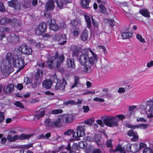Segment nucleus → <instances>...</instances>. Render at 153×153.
I'll return each instance as SVG.
<instances>
[{
	"instance_id": "4d7b16f0",
	"label": "nucleus",
	"mask_w": 153,
	"mask_h": 153,
	"mask_svg": "<svg viewBox=\"0 0 153 153\" xmlns=\"http://www.w3.org/2000/svg\"><path fill=\"white\" fill-rule=\"evenodd\" d=\"M93 100L94 101H97L100 102H104L105 101L103 99L98 98L97 97H96L94 98Z\"/></svg>"
},
{
	"instance_id": "7c9ffc66",
	"label": "nucleus",
	"mask_w": 153,
	"mask_h": 153,
	"mask_svg": "<svg viewBox=\"0 0 153 153\" xmlns=\"http://www.w3.org/2000/svg\"><path fill=\"white\" fill-rule=\"evenodd\" d=\"M85 21L87 23V27L90 29L91 27V22L90 17L88 16L85 15H84Z\"/></svg>"
},
{
	"instance_id": "f8f14e48",
	"label": "nucleus",
	"mask_w": 153,
	"mask_h": 153,
	"mask_svg": "<svg viewBox=\"0 0 153 153\" xmlns=\"http://www.w3.org/2000/svg\"><path fill=\"white\" fill-rule=\"evenodd\" d=\"M11 64L10 65L8 64L7 65H4L1 67V71L3 75L5 76H9L11 72L10 71V70L11 68Z\"/></svg>"
},
{
	"instance_id": "052dcab7",
	"label": "nucleus",
	"mask_w": 153,
	"mask_h": 153,
	"mask_svg": "<svg viewBox=\"0 0 153 153\" xmlns=\"http://www.w3.org/2000/svg\"><path fill=\"white\" fill-rule=\"evenodd\" d=\"M108 22L110 26L112 27H113L115 24V21L113 19H110L108 20Z\"/></svg>"
},
{
	"instance_id": "09e8293b",
	"label": "nucleus",
	"mask_w": 153,
	"mask_h": 153,
	"mask_svg": "<svg viewBox=\"0 0 153 153\" xmlns=\"http://www.w3.org/2000/svg\"><path fill=\"white\" fill-rule=\"evenodd\" d=\"M143 153H153V152L152 149L147 148L144 149Z\"/></svg>"
},
{
	"instance_id": "b1692460",
	"label": "nucleus",
	"mask_w": 153,
	"mask_h": 153,
	"mask_svg": "<svg viewBox=\"0 0 153 153\" xmlns=\"http://www.w3.org/2000/svg\"><path fill=\"white\" fill-rule=\"evenodd\" d=\"M52 85V81L51 79H46L43 81L42 85L45 88L49 89L51 88Z\"/></svg>"
},
{
	"instance_id": "774afa93",
	"label": "nucleus",
	"mask_w": 153,
	"mask_h": 153,
	"mask_svg": "<svg viewBox=\"0 0 153 153\" xmlns=\"http://www.w3.org/2000/svg\"><path fill=\"white\" fill-rule=\"evenodd\" d=\"M92 153H102V152L99 149H96L93 150Z\"/></svg>"
},
{
	"instance_id": "5fc2aeb1",
	"label": "nucleus",
	"mask_w": 153,
	"mask_h": 153,
	"mask_svg": "<svg viewBox=\"0 0 153 153\" xmlns=\"http://www.w3.org/2000/svg\"><path fill=\"white\" fill-rule=\"evenodd\" d=\"M44 15L48 19H51L52 18V15L50 12H49V13H46L45 12L44 13Z\"/></svg>"
},
{
	"instance_id": "7ed1b4c3",
	"label": "nucleus",
	"mask_w": 153,
	"mask_h": 153,
	"mask_svg": "<svg viewBox=\"0 0 153 153\" xmlns=\"http://www.w3.org/2000/svg\"><path fill=\"white\" fill-rule=\"evenodd\" d=\"M53 76L55 78L54 81H56V85L55 86V89L56 90H59L62 91H64L65 90V87L67 84V82L64 78H63L62 80L58 79L56 75L55 74Z\"/></svg>"
},
{
	"instance_id": "5701e85b",
	"label": "nucleus",
	"mask_w": 153,
	"mask_h": 153,
	"mask_svg": "<svg viewBox=\"0 0 153 153\" xmlns=\"http://www.w3.org/2000/svg\"><path fill=\"white\" fill-rule=\"evenodd\" d=\"M14 90V85L11 83L8 84L4 88V92L6 93H10Z\"/></svg>"
},
{
	"instance_id": "de8ad7c7",
	"label": "nucleus",
	"mask_w": 153,
	"mask_h": 153,
	"mask_svg": "<svg viewBox=\"0 0 153 153\" xmlns=\"http://www.w3.org/2000/svg\"><path fill=\"white\" fill-rule=\"evenodd\" d=\"M15 105L17 107L21 108H24V106L23 104L19 101L16 102L15 103Z\"/></svg>"
},
{
	"instance_id": "69168bd1",
	"label": "nucleus",
	"mask_w": 153,
	"mask_h": 153,
	"mask_svg": "<svg viewBox=\"0 0 153 153\" xmlns=\"http://www.w3.org/2000/svg\"><path fill=\"white\" fill-rule=\"evenodd\" d=\"M17 89L19 90H21L23 88V86L22 84H18L17 85Z\"/></svg>"
},
{
	"instance_id": "c85d7f7f",
	"label": "nucleus",
	"mask_w": 153,
	"mask_h": 153,
	"mask_svg": "<svg viewBox=\"0 0 153 153\" xmlns=\"http://www.w3.org/2000/svg\"><path fill=\"white\" fill-rule=\"evenodd\" d=\"M68 68H75V65L74 63V60L73 58L69 59L67 60L66 63Z\"/></svg>"
},
{
	"instance_id": "4c0bfd02",
	"label": "nucleus",
	"mask_w": 153,
	"mask_h": 153,
	"mask_svg": "<svg viewBox=\"0 0 153 153\" xmlns=\"http://www.w3.org/2000/svg\"><path fill=\"white\" fill-rule=\"evenodd\" d=\"M94 118L89 119L85 121V124L88 125H92L94 122Z\"/></svg>"
},
{
	"instance_id": "ea45409f",
	"label": "nucleus",
	"mask_w": 153,
	"mask_h": 153,
	"mask_svg": "<svg viewBox=\"0 0 153 153\" xmlns=\"http://www.w3.org/2000/svg\"><path fill=\"white\" fill-rule=\"evenodd\" d=\"M80 32L79 29L77 27H75L73 29V33L75 36L79 35Z\"/></svg>"
},
{
	"instance_id": "ddd939ff",
	"label": "nucleus",
	"mask_w": 153,
	"mask_h": 153,
	"mask_svg": "<svg viewBox=\"0 0 153 153\" xmlns=\"http://www.w3.org/2000/svg\"><path fill=\"white\" fill-rule=\"evenodd\" d=\"M127 134L130 137L132 136L131 139V141L134 142L138 140L139 135L137 131H134L133 130L131 129L128 131Z\"/></svg>"
},
{
	"instance_id": "393cba45",
	"label": "nucleus",
	"mask_w": 153,
	"mask_h": 153,
	"mask_svg": "<svg viewBox=\"0 0 153 153\" xmlns=\"http://www.w3.org/2000/svg\"><path fill=\"white\" fill-rule=\"evenodd\" d=\"M45 111L44 110L41 111L40 110H37L36 111L34 117L37 120H39L41 118L43 117L45 115Z\"/></svg>"
},
{
	"instance_id": "0eeeda50",
	"label": "nucleus",
	"mask_w": 153,
	"mask_h": 153,
	"mask_svg": "<svg viewBox=\"0 0 153 153\" xmlns=\"http://www.w3.org/2000/svg\"><path fill=\"white\" fill-rule=\"evenodd\" d=\"M24 57L21 56L18 57L16 59H15L13 65L14 67L18 68L19 70H21L23 69L26 64H25Z\"/></svg>"
},
{
	"instance_id": "3c124183",
	"label": "nucleus",
	"mask_w": 153,
	"mask_h": 153,
	"mask_svg": "<svg viewBox=\"0 0 153 153\" xmlns=\"http://www.w3.org/2000/svg\"><path fill=\"white\" fill-rule=\"evenodd\" d=\"M33 143L25 144V145H23L22 146V148L25 149H28L31 147H32L33 146Z\"/></svg>"
},
{
	"instance_id": "1a4fd4ad",
	"label": "nucleus",
	"mask_w": 153,
	"mask_h": 153,
	"mask_svg": "<svg viewBox=\"0 0 153 153\" xmlns=\"http://www.w3.org/2000/svg\"><path fill=\"white\" fill-rule=\"evenodd\" d=\"M18 50L22 53L28 56L31 55L33 51L31 47L26 44L22 45L19 47Z\"/></svg>"
},
{
	"instance_id": "20e7f679",
	"label": "nucleus",
	"mask_w": 153,
	"mask_h": 153,
	"mask_svg": "<svg viewBox=\"0 0 153 153\" xmlns=\"http://www.w3.org/2000/svg\"><path fill=\"white\" fill-rule=\"evenodd\" d=\"M61 121V118L59 117L55 118L54 120H51L50 118H47L45 120L44 123L47 127H59L62 125Z\"/></svg>"
},
{
	"instance_id": "6ab92c4d",
	"label": "nucleus",
	"mask_w": 153,
	"mask_h": 153,
	"mask_svg": "<svg viewBox=\"0 0 153 153\" xmlns=\"http://www.w3.org/2000/svg\"><path fill=\"white\" fill-rule=\"evenodd\" d=\"M56 37L57 36L58 37V41L59 42V44L60 45H63L67 42V36L65 34H62L58 35L57 34L55 35Z\"/></svg>"
},
{
	"instance_id": "72a5a7b5",
	"label": "nucleus",
	"mask_w": 153,
	"mask_h": 153,
	"mask_svg": "<svg viewBox=\"0 0 153 153\" xmlns=\"http://www.w3.org/2000/svg\"><path fill=\"white\" fill-rule=\"evenodd\" d=\"M139 13L141 15L144 17H148L149 16V12L146 9H140L139 10Z\"/></svg>"
},
{
	"instance_id": "c03bdc74",
	"label": "nucleus",
	"mask_w": 153,
	"mask_h": 153,
	"mask_svg": "<svg viewBox=\"0 0 153 153\" xmlns=\"http://www.w3.org/2000/svg\"><path fill=\"white\" fill-rule=\"evenodd\" d=\"M152 102L150 101L149 102V104H147L149 108L148 111L150 113H152L153 114V104H151Z\"/></svg>"
},
{
	"instance_id": "f3484780",
	"label": "nucleus",
	"mask_w": 153,
	"mask_h": 153,
	"mask_svg": "<svg viewBox=\"0 0 153 153\" xmlns=\"http://www.w3.org/2000/svg\"><path fill=\"white\" fill-rule=\"evenodd\" d=\"M6 60L7 61L8 64L11 65L13 64L15 59L14 58V56L13 53L11 52H8L6 54L5 56Z\"/></svg>"
},
{
	"instance_id": "cd10ccee",
	"label": "nucleus",
	"mask_w": 153,
	"mask_h": 153,
	"mask_svg": "<svg viewBox=\"0 0 153 153\" xmlns=\"http://www.w3.org/2000/svg\"><path fill=\"white\" fill-rule=\"evenodd\" d=\"M122 38L124 39H129L132 36V33L128 31L122 32L121 34Z\"/></svg>"
},
{
	"instance_id": "13d9d810",
	"label": "nucleus",
	"mask_w": 153,
	"mask_h": 153,
	"mask_svg": "<svg viewBox=\"0 0 153 153\" xmlns=\"http://www.w3.org/2000/svg\"><path fill=\"white\" fill-rule=\"evenodd\" d=\"M82 109H83V112L85 113L87 112L90 110V108L88 106H83Z\"/></svg>"
},
{
	"instance_id": "0e129e2a",
	"label": "nucleus",
	"mask_w": 153,
	"mask_h": 153,
	"mask_svg": "<svg viewBox=\"0 0 153 153\" xmlns=\"http://www.w3.org/2000/svg\"><path fill=\"white\" fill-rule=\"evenodd\" d=\"M140 128L145 129L147 128L148 126L147 125L145 124H139Z\"/></svg>"
},
{
	"instance_id": "79ce46f5",
	"label": "nucleus",
	"mask_w": 153,
	"mask_h": 153,
	"mask_svg": "<svg viewBox=\"0 0 153 153\" xmlns=\"http://www.w3.org/2000/svg\"><path fill=\"white\" fill-rule=\"evenodd\" d=\"M119 151L121 152H123V149L121 146L119 144L116 147L115 149L113 151L114 152L116 151Z\"/></svg>"
},
{
	"instance_id": "c9c22d12",
	"label": "nucleus",
	"mask_w": 153,
	"mask_h": 153,
	"mask_svg": "<svg viewBox=\"0 0 153 153\" xmlns=\"http://www.w3.org/2000/svg\"><path fill=\"white\" fill-rule=\"evenodd\" d=\"M9 19L7 18H3L0 20V24L1 25H5L9 24Z\"/></svg>"
},
{
	"instance_id": "dca6fc26",
	"label": "nucleus",
	"mask_w": 153,
	"mask_h": 153,
	"mask_svg": "<svg viewBox=\"0 0 153 153\" xmlns=\"http://www.w3.org/2000/svg\"><path fill=\"white\" fill-rule=\"evenodd\" d=\"M71 50L73 52L72 55V57L76 58L78 57L79 53L81 50V48L77 46L73 45L71 47Z\"/></svg>"
},
{
	"instance_id": "f257e3e1",
	"label": "nucleus",
	"mask_w": 153,
	"mask_h": 153,
	"mask_svg": "<svg viewBox=\"0 0 153 153\" xmlns=\"http://www.w3.org/2000/svg\"><path fill=\"white\" fill-rule=\"evenodd\" d=\"M124 115L122 114H118L114 117L110 116L104 118L103 122L102 120L98 119L97 120V123L101 126H104V124L109 127H117L119 126L118 122L120 120L123 121L125 119Z\"/></svg>"
},
{
	"instance_id": "6e6552de",
	"label": "nucleus",
	"mask_w": 153,
	"mask_h": 153,
	"mask_svg": "<svg viewBox=\"0 0 153 153\" xmlns=\"http://www.w3.org/2000/svg\"><path fill=\"white\" fill-rule=\"evenodd\" d=\"M42 74V71L39 69L37 70L34 75L33 82L32 85V86L33 88H36L37 86V85H39L41 83V79Z\"/></svg>"
},
{
	"instance_id": "a19ab883",
	"label": "nucleus",
	"mask_w": 153,
	"mask_h": 153,
	"mask_svg": "<svg viewBox=\"0 0 153 153\" xmlns=\"http://www.w3.org/2000/svg\"><path fill=\"white\" fill-rule=\"evenodd\" d=\"M112 140L111 139L107 140L106 142V145L108 148H112L113 144H112Z\"/></svg>"
},
{
	"instance_id": "a211bd4d",
	"label": "nucleus",
	"mask_w": 153,
	"mask_h": 153,
	"mask_svg": "<svg viewBox=\"0 0 153 153\" xmlns=\"http://www.w3.org/2000/svg\"><path fill=\"white\" fill-rule=\"evenodd\" d=\"M45 6V9L46 12L52 10L55 7L54 1H48Z\"/></svg>"
},
{
	"instance_id": "e2e57ef3",
	"label": "nucleus",
	"mask_w": 153,
	"mask_h": 153,
	"mask_svg": "<svg viewBox=\"0 0 153 153\" xmlns=\"http://www.w3.org/2000/svg\"><path fill=\"white\" fill-rule=\"evenodd\" d=\"M130 146H131V145L129 144L127 145L125 150L127 152H131V147Z\"/></svg>"
},
{
	"instance_id": "37998d69",
	"label": "nucleus",
	"mask_w": 153,
	"mask_h": 153,
	"mask_svg": "<svg viewBox=\"0 0 153 153\" xmlns=\"http://www.w3.org/2000/svg\"><path fill=\"white\" fill-rule=\"evenodd\" d=\"M59 26L61 29H64L67 27L65 23L63 21H62L60 22Z\"/></svg>"
},
{
	"instance_id": "f704fd0d",
	"label": "nucleus",
	"mask_w": 153,
	"mask_h": 153,
	"mask_svg": "<svg viewBox=\"0 0 153 153\" xmlns=\"http://www.w3.org/2000/svg\"><path fill=\"white\" fill-rule=\"evenodd\" d=\"M90 1H81V4L82 7L86 9L89 7V4Z\"/></svg>"
},
{
	"instance_id": "a18cd8bd",
	"label": "nucleus",
	"mask_w": 153,
	"mask_h": 153,
	"mask_svg": "<svg viewBox=\"0 0 153 153\" xmlns=\"http://www.w3.org/2000/svg\"><path fill=\"white\" fill-rule=\"evenodd\" d=\"M5 120V116L4 113L0 112V123H2Z\"/></svg>"
},
{
	"instance_id": "39448f33",
	"label": "nucleus",
	"mask_w": 153,
	"mask_h": 153,
	"mask_svg": "<svg viewBox=\"0 0 153 153\" xmlns=\"http://www.w3.org/2000/svg\"><path fill=\"white\" fill-rule=\"evenodd\" d=\"M47 25L46 22H41L35 28V33L36 35H40L46 31Z\"/></svg>"
},
{
	"instance_id": "9b49d317",
	"label": "nucleus",
	"mask_w": 153,
	"mask_h": 153,
	"mask_svg": "<svg viewBox=\"0 0 153 153\" xmlns=\"http://www.w3.org/2000/svg\"><path fill=\"white\" fill-rule=\"evenodd\" d=\"M92 62L90 61V63H88L84 66L82 69V71L85 74H89L91 73L94 69L93 66L95 62L91 63Z\"/></svg>"
},
{
	"instance_id": "338daca9",
	"label": "nucleus",
	"mask_w": 153,
	"mask_h": 153,
	"mask_svg": "<svg viewBox=\"0 0 153 153\" xmlns=\"http://www.w3.org/2000/svg\"><path fill=\"white\" fill-rule=\"evenodd\" d=\"M153 66V61L151 60L147 64V67L150 68Z\"/></svg>"
},
{
	"instance_id": "864d4df0",
	"label": "nucleus",
	"mask_w": 153,
	"mask_h": 153,
	"mask_svg": "<svg viewBox=\"0 0 153 153\" xmlns=\"http://www.w3.org/2000/svg\"><path fill=\"white\" fill-rule=\"evenodd\" d=\"M5 11V9L3 3L0 1V12H4Z\"/></svg>"
},
{
	"instance_id": "423d86ee",
	"label": "nucleus",
	"mask_w": 153,
	"mask_h": 153,
	"mask_svg": "<svg viewBox=\"0 0 153 153\" xmlns=\"http://www.w3.org/2000/svg\"><path fill=\"white\" fill-rule=\"evenodd\" d=\"M85 126L84 125L82 124L78 126L76 128V132H73L72 133L73 137L79 138L84 136L85 135Z\"/></svg>"
},
{
	"instance_id": "6e6d98bb",
	"label": "nucleus",
	"mask_w": 153,
	"mask_h": 153,
	"mask_svg": "<svg viewBox=\"0 0 153 153\" xmlns=\"http://www.w3.org/2000/svg\"><path fill=\"white\" fill-rule=\"evenodd\" d=\"M24 6L26 8H28L30 7V4L27 1H25Z\"/></svg>"
},
{
	"instance_id": "473e14b6",
	"label": "nucleus",
	"mask_w": 153,
	"mask_h": 153,
	"mask_svg": "<svg viewBox=\"0 0 153 153\" xmlns=\"http://www.w3.org/2000/svg\"><path fill=\"white\" fill-rule=\"evenodd\" d=\"M131 152L132 153L136 152L139 150L138 145L133 144L131 145Z\"/></svg>"
},
{
	"instance_id": "bb28decb",
	"label": "nucleus",
	"mask_w": 153,
	"mask_h": 153,
	"mask_svg": "<svg viewBox=\"0 0 153 153\" xmlns=\"http://www.w3.org/2000/svg\"><path fill=\"white\" fill-rule=\"evenodd\" d=\"M58 7L60 9H62L63 8V5L64 4H66L67 3H71L70 1H55Z\"/></svg>"
},
{
	"instance_id": "2eb2a0df",
	"label": "nucleus",
	"mask_w": 153,
	"mask_h": 153,
	"mask_svg": "<svg viewBox=\"0 0 153 153\" xmlns=\"http://www.w3.org/2000/svg\"><path fill=\"white\" fill-rule=\"evenodd\" d=\"M56 21L54 19L49 20L47 22V23L49 24L50 29L55 31H57L59 29V27L56 24Z\"/></svg>"
},
{
	"instance_id": "8fccbe9b",
	"label": "nucleus",
	"mask_w": 153,
	"mask_h": 153,
	"mask_svg": "<svg viewBox=\"0 0 153 153\" xmlns=\"http://www.w3.org/2000/svg\"><path fill=\"white\" fill-rule=\"evenodd\" d=\"M99 6L101 12L102 13H105V6L102 4L99 5Z\"/></svg>"
},
{
	"instance_id": "aec40b11",
	"label": "nucleus",
	"mask_w": 153,
	"mask_h": 153,
	"mask_svg": "<svg viewBox=\"0 0 153 153\" xmlns=\"http://www.w3.org/2000/svg\"><path fill=\"white\" fill-rule=\"evenodd\" d=\"M9 24L14 27L19 26L20 27L21 26V21L20 20L13 18L12 19H9Z\"/></svg>"
},
{
	"instance_id": "a878e982",
	"label": "nucleus",
	"mask_w": 153,
	"mask_h": 153,
	"mask_svg": "<svg viewBox=\"0 0 153 153\" xmlns=\"http://www.w3.org/2000/svg\"><path fill=\"white\" fill-rule=\"evenodd\" d=\"M33 135V134H28L25 133L21 134L19 136V140H28Z\"/></svg>"
},
{
	"instance_id": "58836bf2",
	"label": "nucleus",
	"mask_w": 153,
	"mask_h": 153,
	"mask_svg": "<svg viewBox=\"0 0 153 153\" xmlns=\"http://www.w3.org/2000/svg\"><path fill=\"white\" fill-rule=\"evenodd\" d=\"M137 39L139 40L140 42L144 43L145 42V39L142 38L141 35L140 34H137L136 36Z\"/></svg>"
},
{
	"instance_id": "bf43d9fd",
	"label": "nucleus",
	"mask_w": 153,
	"mask_h": 153,
	"mask_svg": "<svg viewBox=\"0 0 153 153\" xmlns=\"http://www.w3.org/2000/svg\"><path fill=\"white\" fill-rule=\"evenodd\" d=\"M19 37L20 36L19 35H14L13 38L15 42H19Z\"/></svg>"
},
{
	"instance_id": "e433bc0d",
	"label": "nucleus",
	"mask_w": 153,
	"mask_h": 153,
	"mask_svg": "<svg viewBox=\"0 0 153 153\" xmlns=\"http://www.w3.org/2000/svg\"><path fill=\"white\" fill-rule=\"evenodd\" d=\"M63 112V111L61 109H55L51 111V114H59Z\"/></svg>"
},
{
	"instance_id": "f03ea898",
	"label": "nucleus",
	"mask_w": 153,
	"mask_h": 153,
	"mask_svg": "<svg viewBox=\"0 0 153 153\" xmlns=\"http://www.w3.org/2000/svg\"><path fill=\"white\" fill-rule=\"evenodd\" d=\"M64 56L62 54L60 56L57 51L55 52L54 56H51L48 59L47 62L46 66L48 68L52 69L54 68L53 62L55 60L56 62V67L58 68L61 65V63L64 60Z\"/></svg>"
},
{
	"instance_id": "680f3d73",
	"label": "nucleus",
	"mask_w": 153,
	"mask_h": 153,
	"mask_svg": "<svg viewBox=\"0 0 153 153\" xmlns=\"http://www.w3.org/2000/svg\"><path fill=\"white\" fill-rule=\"evenodd\" d=\"M146 145L144 143H140L139 146V150L140 149H142L143 148H145L146 147Z\"/></svg>"
},
{
	"instance_id": "603ef678",
	"label": "nucleus",
	"mask_w": 153,
	"mask_h": 153,
	"mask_svg": "<svg viewBox=\"0 0 153 153\" xmlns=\"http://www.w3.org/2000/svg\"><path fill=\"white\" fill-rule=\"evenodd\" d=\"M74 131V130L73 129H68L67 131H65L64 134L65 135H70L73 133Z\"/></svg>"
},
{
	"instance_id": "49530a36",
	"label": "nucleus",
	"mask_w": 153,
	"mask_h": 153,
	"mask_svg": "<svg viewBox=\"0 0 153 153\" xmlns=\"http://www.w3.org/2000/svg\"><path fill=\"white\" fill-rule=\"evenodd\" d=\"M75 102L73 100H69L66 101L64 102L65 105H68L69 104H71L73 105H75L76 104Z\"/></svg>"
},
{
	"instance_id": "4be33fe9",
	"label": "nucleus",
	"mask_w": 153,
	"mask_h": 153,
	"mask_svg": "<svg viewBox=\"0 0 153 153\" xmlns=\"http://www.w3.org/2000/svg\"><path fill=\"white\" fill-rule=\"evenodd\" d=\"M61 116L64 117L65 122L66 123H70L74 119V116L71 114H62Z\"/></svg>"
},
{
	"instance_id": "2f4dec72",
	"label": "nucleus",
	"mask_w": 153,
	"mask_h": 153,
	"mask_svg": "<svg viewBox=\"0 0 153 153\" xmlns=\"http://www.w3.org/2000/svg\"><path fill=\"white\" fill-rule=\"evenodd\" d=\"M88 36V31L86 29H85L82 32L80 37L83 41H85L86 40Z\"/></svg>"
},
{
	"instance_id": "9d476101",
	"label": "nucleus",
	"mask_w": 153,
	"mask_h": 153,
	"mask_svg": "<svg viewBox=\"0 0 153 153\" xmlns=\"http://www.w3.org/2000/svg\"><path fill=\"white\" fill-rule=\"evenodd\" d=\"M79 61L82 65H84L87 63H90V57L88 53L85 52L82 53L79 56Z\"/></svg>"
},
{
	"instance_id": "c756f323",
	"label": "nucleus",
	"mask_w": 153,
	"mask_h": 153,
	"mask_svg": "<svg viewBox=\"0 0 153 153\" xmlns=\"http://www.w3.org/2000/svg\"><path fill=\"white\" fill-rule=\"evenodd\" d=\"M88 50L93 56L90 57V61L92 62H91L92 63H93V62H97V55L94 53L90 48H89Z\"/></svg>"
},
{
	"instance_id": "412c9836",
	"label": "nucleus",
	"mask_w": 153,
	"mask_h": 153,
	"mask_svg": "<svg viewBox=\"0 0 153 153\" xmlns=\"http://www.w3.org/2000/svg\"><path fill=\"white\" fill-rule=\"evenodd\" d=\"M94 140L97 144L99 146L103 147L104 145V140L100 138V137L99 135L95 134L94 136Z\"/></svg>"
},
{
	"instance_id": "4468645a",
	"label": "nucleus",
	"mask_w": 153,
	"mask_h": 153,
	"mask_svg": "<svg viewBox=\"0 0 153 153\" xmlns=\"http://www.w3.org/2000/svg\"><path fill=\"white\" fill-rule=\"evenodd\" d=\"M18 1H10L8 2L9 6L13 7L16 11L21 9V3L18 2Z\"/></svg>"
}]
</instances>
